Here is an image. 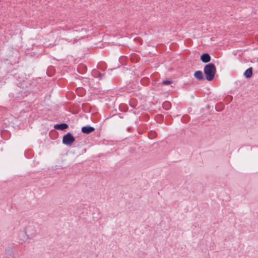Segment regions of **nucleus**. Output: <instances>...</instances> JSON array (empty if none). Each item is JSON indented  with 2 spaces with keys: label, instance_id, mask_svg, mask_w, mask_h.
<instances>
[{
  "label": "nucleus",
  "instance_id": "obj_15",
  "mask_svg": "<svg viewBox=\"0 0 258 258\" xmlns=\"http://www.w3.org/2000/svg\"><path fill=\"white\" fill-rule=\"evenodd\" d=\"M3 258H11V257H8V256H5V257H3Z\"/></svg>",
  "mask_w": 258,
  "mask_h": 258
},
{
  "label": "nucleus",
  "instance_id": "obj_7",
  "mask_svg": "<svg viewBox=\"0 0 258 258\" xmlns=\"http://www.w3.org/2000/svg\"><path fill=\"white\" fill-rule=\"evenodd\" d=\"M194 76L198 80L201 81L205 80L203 72L201 71H196L194 74Z\"/></svg>",
  "mask_w": 258,
  "mask_h": 258
},
{
  "label": "nucleus",
  "instance_id": "obj_8",
  "mask_svg": "<svg viewBox=\"0 0 258 258\" xmlns=\"http://www.w3.org/2000/svg\"><path fill=\"white\" fill-rule=\"evenodd\" d=\"M252 70L253 69L251 67L248 68L245 70L244 73V76L246 79H249L251 78L252 76Z\"/></svg>",
  "mask_w": 258,
  "mask_h": 258
},
{
  "label": "nucleus",
  "instance_id": "obj_3",
  "mask_svg": "<svg viewBox=\"0 0 258 258\" xmlns=\"http://www.w3.org/2000/svg\"><path fill=\"white\" fill-rule=\"evenodd\" d=\"M75 141V138L71 133H68L63 136L62 142L65 145L70 146Z\"/></svg>",
  "mask_w": 258,
  "mask_h": 258
},
{
  "label": "nucleus",
  "instance_id": "obj_10",
  "mask_svg": "<svg viewBox=\"0 0 258 258\" xmlns=\"http://www.w3.org/2000/svg\"><path fill=\"white\" fill-rule=\"evenodd\" d=\"M93 76L94 77L102 79L104 78V74H102L100 72H98L97 71H94L93 72Z\"/></svg>",
  "mask_w": 258,
  "mask_h": 258
},
{
  "label": "nucleus",
  "instance_id": "obj_12",
  "mask_svg": "<svg viewBox=\"0 0 258 258\" xmlns=\"http://www.w3.org/2000/svg\"><path fill=\"white\" fill-rule=\"evenodd\" d=\"M170 103L169 102H164L163 104V107L165 110H168L170 108Z\"/></svg>",
  "mask_w": 258,
  "mask_h": 258
},
{
  "label": "nucleus",
  "instance_id": "obj_14",
  "mask_svg": "<svg viewBox=\"0 0 258 258\" xmlns=\"http://www.w3.org/2000/svg\"><path fill=\"white\" fill-rule=\"evenodd\" d=\"M216 109L218 111H220L221 110V109H218L217 106H216Z\"/></svg>",
  "mask_w": 258,
  "mask_h": 258
},
{
  "label": "nucleus",
  "instance_id": "obj_4",
  "mask_svg": "<svg viewBox=\"0 0 258 258\" xmlns=\"http://www.w3.org/2000/svg\"><path fill=\"white\" fill-rule=\"evenodd\" d=\"M95 130L94 127L87 125L83 126L81 128V131L83 134L88 135L93 132Z\"/></svg>",
  "mask_w": 258,
  "mask_h": 258
},
{
  "label": "nucleus",
  "instance_id": "obj_6",
  "mask_svg": "<svg viewBox=\"0 0 258 258\" xmlns=\"http://www.w3.org/2000/svg\"><path fill=\"white\" fill-rule=\"evenodd\" d=\"M54 127L59 131H64L69 127V125L66 123H57L54 125Z\"/></svg>",
  "mask_w": 258,
  "mask_h": 258
},
{
  "label": "nucleus",
  "instance_id": "obj_2",
  "mask_svg": "<svg viewBox=\"0 0 258 258\" xmlns=\"http://www.w3.org/2000/svg\"><path fill=\"white\" fill-rule=\"evenodd\" d=\"M36 230L34 227L32 225H28L25 229V234L27 236V238L23 239L24 241H26L28 239H32L35 235Z\"/></svg>",
  "mask_w": 258,
  "mask_h": 258
},
{
  "label": "nucleus",
  "instance_id": "obj_13",
  "mask_svg": "<svg viewBox=\"0 0 258 258\" xmlns=\"http://www.w3.org/2000/svg\"><path fill=\"white\" fill-rule=\"evenodd\" d=\"M172 83V81L171 80H163L162 81V82L161 83V84L162 85H164V86H168V85H169L170 84H171Z\"/></svg>",
  "mask_w": 258,
  "mask_h": 258
},
{
  "label": "nucleus",
  "instance_id": "obj_11",
  "mask_svg": "<svg viewBox=\"0 0 258 258\" xmlns=\"http://www.w3.org/2000/svg\"><path fill=\"white\" fill-rule=\"evenodd\" d=\"M130 105L133 108H136L137 104V101L135 99H131L129 102Z\"/></svg>",
  "mask_w": 258,
  "mask_h": 258
},
{
  "label": "nucleus",
  "instance_id": "obj_9",
  "mask_svg": "<svg viewBox=\"0 0 258 258\" xmlns=\"http://www.w3.org/2000/svg\"><path fill=\"white\" fill-rule=\"evenodd\" d=\"M6 253L8 257L15 258L14 251L10 248H6L5 250Z\"/></svg>",
  "mask_w": 258,
  "mask_h": 258
},
{
  "label": "nucleus",
  "instance_id": "obj_1",
  "mask_svg": "<svg viewBox=\"0 0 258 258\" xmlns=\"http://www.w3.org/2000/svg\"><path fill=\"white\" fill-rule=\"evenodd\" d=\"M204 72L207 80L208 81H212L216 73L215 65L213 63H209L206 64L204 68Z\"/></svg>",
  "mask_w": 258,
  "mask_h": 258
},
{
  "label": "nucleus",
  "instance_id": "obj_5",
  "mask_svg": "<svg viewBox=\"0 0 258 258\" xmlns=\"http://www.w3.org/2000/svg\"><path fill=\"white\" fill-rule=\"evenodd\" d=\"M211 57L210 55L207 53H203L200 57L201 60L204 63H208L210 61Z\"/></svg>",
  "mask_w": 258,
  "mask_h": 258
},
{
  "label": "nucleus",
  "instance_id": "obj_16",
  "mask_svg": "<svg viewBox=\"0 0 258 258\" xmlns=\"http://www.w3.org/2000/svg\"><path fill=\"white\" fill-rule=\"evenodd\" d=\"M120 118H122L121 115L119 116Z\"/></svg>",
  "mask_w": 258,
  "mask_h": 258
}]
</instances>
